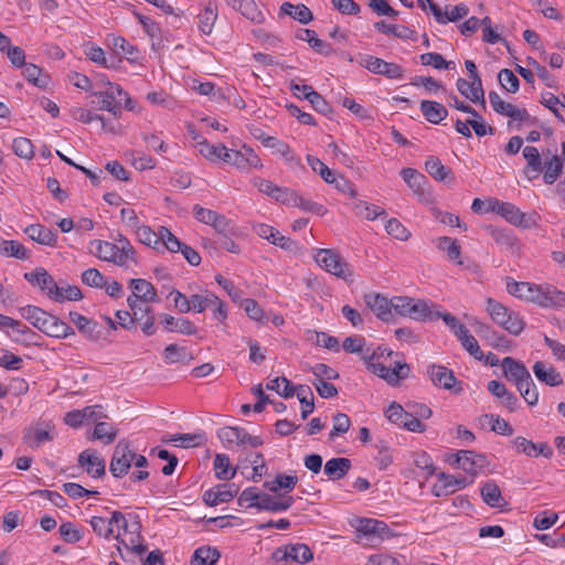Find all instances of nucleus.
Masks as SVG:
<instances>
[{
	"label": "nucleus",
	"instance_id": "obj_13",
	"mask_svg": "<svg viewBox=\"0 0 565 565\" xmlns=\"http://www.w3.org/2000/svg\"><path fill=\"white\" fill-rule=\"evenodd\" d=\"M511 445L518 454H524L529 457L543 456L545 458H551L553 456V449L546 443L536 444L522 436H518L512 439Z\"/></svg>",
	"mask_w": 565,
	"mask_h": 565
},
{
	"label": "nucleus",
	"instance_id": "obj_22",
	"mask_svg": "<svg viewBox=\"0 0 565 565\" xmlns=\"http://www.w3.org/2000/svg\"><path fill=\"white\" fill-rule=\"evenodd\" d=\"M52 426L50 423H39L35 427H30L24 430L23 439L30 447H39L45 441L53 439L51 434Z\"/></svg>",
	"mask_w": 565,
	"mask_h": 565
},
{
	"label": "nucleus",
	"instance_id": "obj_23",
	"mask_svg": "<svg viewBox=\"0 0 565 565\" xmlns=\"http://www.w3.org/2000/svg\"><path fill=\"white\" fill-rule=\"evenodd\" d=\"M456 86L459 93L466 98L470 99L472 103L481 102L482 106H486L481 78H478V81L471 79V82L465 78H458Z\"/></svg>",
	"mask_w": 565,
	"mask_h": 565
},
{
	"label": "nucleus",
	"instance_id": "obj_51",
	"mask_svg": "<svg viewBox=\"0 0 565 565\" xmlns=\"http://www.w3.org/2000/svg\"><path fill=\"white\" fill-rule=\"evenodd\" d=\"M236 10L254 23H263L265 21L264 13L258 9V6L254 0H241Z\"/></svg>",
	"mask_w": 565,
	"mask_h": 565
},
{
	"label": "nucleus",
	"instance_id": "obj_29",
	"mask_svg": "<svg viewBox=\"0 0 565 565\" xmlns=\"http://www.w3.org/2000/svg\"><path fill=\"white\" fill-rule=\"evenodd\" d=\"M501 365L503 367L504 376L514 384L523 379H529V375H531L526 366L521 361L511 356L504 358Z\"/></svg>",
	"mask_w": 565,
	"mask_h": 565
},
{
	"label": "nucleus",
	"instance_id": "obj_25",
	"mask_svg": "<svg viewBox=\"0 0 565 565\" xmlns=\"http://www.w3.org/2000/svg\"><path fill=\"white\" fill-rule=\"evenodd\" d=\"M476 333L494 349L508 350L509 340L503 335L494 331L489 324L477 321L475 324Z\"/></svg>",
	"mask_w": 565,
	"mask_h": 565
},
{
	"label": "nucleus",
	"instance_id": "obj_55",
	"mask_svg": "<svg viewBox=\"0 0 565 565\" xmlns=\"http://www.w3.org/2000/svg\"><path fill=\"white\" fill-rule=\"evenodd\" d=\"M160 235V246H164L167 250L171 253L180 252L183 244L179 238L167 227L160 226L159 228Z\"/></svg>",
	"mask_w": 565,
	"mask_h": 565
},
{
	"label": "nucleus",
	"instance_id": "obj_11",
	"mask_svg": "<svg viewBox=\"0 0 565 565\" xmlns=\"http://www.w3.org/2000/svg\"><path fill=\"white\" fill-rule=\"evenodd\" d=\"M238 491L235 483H220L203 493V501L207 507H216L230 502Z\"/></svg>",
	"mask_w": 565,
	"mask_h": 565
},
{
	"label": "nucleus",
	"instance_id": "obj_15",
	"mask_svg": "<svg viewBox=\"0 0 565 565\" xmlns=\"http://www.w3.org/2000/svg\"><path fill=\"white\" fill-rule=\"evenodd\" d=\"M40 324L41 328H39V330L50 337L64 339L75 334V331L71 326L49 312Z\"/></svg>",
	"mask_w": 565,
	"mask_h": 565
},
{
	"label": "nucleus",
	"instance_id": "obj_36",
	"mask_svg": "<svg viewBox=\"0 0 565 565\" xmlns=\"http://www.w3.org/2000/svg\"><path fill=\"white\" fill-rule=\"evenodd\" d=\"M217 19V4L209 1L204 10L198 15L199 29L203 34L210 35Z\"/></svg>",
	"mask_w": 565,
	"mask_h": 565
},
{
	"label": "nucleus",
	"instance_id": "obj_54",
	"mask_svg": "<svg viewBox=\"0 0 565 565\" xmlns=\"http://www.w3.org/2000/svg\"><path fill=\"white\" fill-rule=\"evenodd\" d=\"M482 418L491 425V430L497 434L503 436H512L514 433V429L510 423L501 418L499 415L486 414L482 416Z\"/></svg>",
	"mask_w": 565,
	"mask_h": 565
},
{
	"label": "nucleus",
	"instance_id": "obj_52",
	"mask_svg": "<svg viewBox=\"0 0 565 565\" xmlns=\"http://www.w3.org/2000/svg\"><path fill=\"white\" fill-rule=\"evenodd\" d=\"M136 235L140 243L152 247L154 249H159L160 247V235L159 232L156 233L147 225H139L135 228Z\"/></svg>",
	"mask_w": 565,
	"mask_h": 565
},
{
	"label": "nucleus",
	"instance_id": "obj_40",
	"mask_svg": "<svg viewBox=\"0 0 565 565\" xmlns=\"http://www.w3.org/2000/svg\"><path fill=\"white\" fill-rule=\"evenodd\" d=\"M298 482V477L296 475H285L278 473L276 478L271 481H266L264 483V488L273 493H278L279 490L284 489L286 491H291L295 489Z\"/></svg>",
	"mask_w": 565,
	"mask_h": 565
},
{
	"label": "nucleus",
	"instance_id": "obj_61",
	"mask_svg": "<svg viewBox=\"0 0 565 565\" xmlns=\"http://www.w3.org/2000/svg\"><path fill=\"white\" fill-rule=\"evenodd\" d=\"M267 390L275 391L280 396L288 398L295 394L294 386L285 376L276 377L266 385Z\"/></svg>",
	"mask_w": 565,
	"mask_h": 565
},
{
	"label": "nucleus",
	"instance_id": "obj_26",
	"mask_svg": "<svg viewBox=\"0 0 565 565\" xmlns=\"http://www.w3.org/2000/svg\"><path fill=\"white\" fill-rule=\"evenodd\" d=\"M533 373L540 382L548 386H559L563 384L561 373L554 366L547 365L543 361H536L534 363Z\"/></svg>",
	"mask_w": 565,
	"mask_h": 565
},
{
	"label": "nucleus",
	"instance_id": "obj_30",
	"mask_svg": "<svg viewBox=\"0 0 565 565\" xmlns=\"http://www.w3.org/2000/svg\"><path fill=\"white\" fill-rule=\"evenodd\" d=\"M351 468L352 462L349 458L337 457L326 462L323 471L330 480H340L348 475Z\"/></svg>",
	"mask_w": 565,
	"mask_h": 565
},
{
	"label": "nucleus",
	"instance_id": "obj_5",
	"mask_svg": "<svg viewBox=\"0 0 565 565\" xmlns=\"http://www.w3.org/2000/svg\"><path fill=\"white\" fill-rule=\"evenodd\" d=\"M105 85V90L93 93V95L99 99L98 108L100 110H107L114 116H119L121 113L122 96H127V93L118 84L107 82Z\"/></svg>",
	"mask_w": 565,
	"mask_h": 565
},
{
	"label": "nucleus",
	"instance_id": "obj_35",
	"mask_svg": "<svg viewBox=\"0 0 565 565\" xmlns=\"http://www.w3.org/2000/svg\"><path fill=\"white\" fill-rule=\"evenodd\" d=\"M481 497L484 503L491 508H504L507 505V501L494 481H488L481 487Z\"/></svg>",
	"mask_w": 565,
	"mask_h": 565
},
{
	"label": "nucleus",
	"instance_id": "obj_63",
	"mask_svg": "<svg viewBox=\"0 0 565 565\" xmlns=\"http://www.w3.org/2000/svg\"><path fill=\"white\" fill-rule=\"evenodd\" d=\"M307 162L308 164L310 166V168L320 174V177L327 182V183H332V181L334 180V171L331 170L330 168H328L320 159L313 157V156H308L307 157Z\"/></svg>",
	"mask_w": 565,
	"mask_h": 565
},
{
	"label": "nucleus",
	"instance_id": "obj_1",
	"mask_svg": "<svg viewBox=\"0 0 565 565\" xmlns=\"http://www.w3.org/2000/svg\"><path fill=\"white\" fill-rule=\"evenodd\" d=\"M316 263L335 277L345 281H353L354 270L341 255L334 249H319L315 255Z\"/></svg>",
	"mask_w": 565,
	"mask_h": 565
},
{
	"label": "nucleus",
	"instance_id": "obj_28",
	"mask_svg": "<svg viewBox=\"0 0 565 565\" xmlns=\"http://www.w3.org/2000/svg\"><path fill=\"white\" fill-rule=\"evenodd\" d=\"M491 210L497 214L504 217L508 222L513 225H522L525 214L520 211L514 204L509 202H500L494 200L491 203Z\"/></svg>",
	"mask_w": 565,
	"mask_h": 565
},
{
	"label": "nucleus",
	"instance_id": "obj_31",
	"mask_svg": "<svg viewBox=\"0 0 565 565\" xmlns=\"http://www.w3.org/2000/svg\"><path fill=\"white\" fill-rule=\"evenodd\" d=\"M161 323L163 324L164 329L169 332H179L182 334L192 335L195 334L198 331L193 322L186 318L175 319L174 317L169 315H161Z\"/></svg>",
	"mask_w": 565,
	"mask_h": 565
},
{
	"label": "nucleus",
	"instance_id": "obj_24",
	"mask_svg": "<svg viewBox=\"0 0 565 565\" xmlns=\"http://www.w3.org/2000/svg\"><path fill=\"white\" fill-rule=\"evenodd\" d=\"M425 169L436 181L455 183L456 178L450 168L444 166L439 158L429 156L425 161Z\"/></svg>",
	"mask_w": 565,
	"mask_h": 565
},
{
	"label": "nucleus",
	"instance_id": "obj_47",
	"mask_svg": "<svg viewBox=\"0 0 565 565\" xmlns=\"http://www.w3.org/2000/svg\"><path fill=\"white\" fill-rule=\"evenodd\" d=\"M0 252L6 256L15 257L22 260L30 257V252L18 241L3 239L0 245Z\"/></svg>",
	"mask_w": 565,
	"mask_h": 565
},
{
	"label": "nucleus",
	"instance_id": "obj_8",
	"mask_svg": "<svg viewBox=\"0 0 565 565\" xmlns=\"http://www.w3.org/2000/svg\"><path fill=\"white\" fill-rule=\"evenodd\" d=\"M193 215L199 222L211 225L217 234L232 232V221L216 211L196 204L193 207Z\"/></svg>",
	"mask_w": 565,
	"mask_h": 565
},
{
	"label": "nucleus",
	"instance_id": "obj_27",
	"mask_svg": "<svg viewBox=\"0 0 565 565\" xmlns=\"http://www.w3.org/2000/svg\"><path fill=\"white\" fill-rule=\"evenodd\" d=\"M24 233L38 244L50 247H55L57 244L56 232L45 227L42 224H31L24 230Z\"/></svg>",
	"mask_w": 565,
	"mask_h": 565
},
{
	"label": "nucleus",
	"instance_id": "obj_38",
	"mask_svg": "<svg viewBox=\"0 0 565 565\" xmlns=\"http://www.w3.org/2000/svg\"><path fill=\"white\" fill-rule=\"evenodd\" d=\"M539 305L544 308L565 307V292L551 285L543 286Z\"/></svg>",
	"mask_w": 565,
	"mask_h": 565
},
{
	"label": "nucleus",
	"instance_id": "obj_3",
	"mask_svg": "<svg viewBox=\"0 0 565 565\" xmlns=\"http://www.w3.org/2000/svg\"><path fill=\"white\" fill-rule=\"evenodd\" d=\"M393 310L403 317L414 320L426 321L437 320L439 315H433V310L425 300H416L411 297H394L392 299Z\"/></svg>",
	"mask_w": 565,
	"mask_h": 565
},
{
	"label": "nucleus",
	"instance_id": "obj_43",
	"mask_svg": "<svg viewBox=\"0 0 565 565\" xmlns=\"http://www.w3.org/2000/svg\"><path fill=\"white\" fill-rule=\"evenodd\" d=\"M543 180L546 184H553L561 177L563 171V161L557 154H553L550 160L543 164Z\"/></svg>",
	"mask_w": 565,
	"mask_h": 565
},
{
	"label": "nucleus",
	"instance_id": "obj_45",
	"mask_svg": "<svg viewBox=\"0 0 565 565\" xmlns=\"http://www.w3.org/2000/svg\"><path fill=\"white\" fill-rule=\"evenodd\" d=\"M523 157L526 160V171L534 172V175L529 177V179L532 180L537 178L539 173L543 171L542 159L537 148L533 146H526L523 149Z\"/></svg>",
	"mask_w": 565,
	"mask_h": 565
},
{
	"label": "nucleus",
	"instance_id": "obj_37",
	"mask_svg": "<svg viewBox=\"0 0 565 565\" xmlns=\"http://www.w3.org/2000/svg\"><path fill=\"white\" fill-rule=\"evenodd\" d=\"M393 356L401 358L402 354L398 352H394L386 347L379 345L376 349H374L372 351H370V349H367L364 352V354L362 355V360L365 363L366 369L373 373L372 365H383L382 363L376 362V361H379L381 359L393 358Z\"/></svg>",
	"mask_w": 565,
	"mask_h": 565
},
{
	"label": "nucleus",
	"instance_id": "obj_60",
	"mask_svg": "<svg viewBox=\"0 0 565 565\" xmlns=\"http://www.w3.org/2000/svg\"><path fill=\"white\" fill-rule=\"evenodd\" d=\"M411 412L405 411L398 403L393 402L385 411V416L387 419L398 425L399 427L404 426V423L407 420L408 416H411Z\"/></svg>",
	"mask_w": 565,
	"mask_h": 565
},
{
	"label": "nucleus",
	"instance_id": "obj_42",
	"mask_svg": "<svg viewBox=\"0 0 565 565\" xmlns=\"http://www.w3.org/2000/svg\"><path fill=\"white\" fill-rule=\"evenodd\" d=\"M436 247L440 250L446 252L450 260L456 262L459 265L462 264V260L460 258L461 247L456 239L448 236L438 237L436 242Z\"/></svg>",
	"mask_w": 565,
	"mask_h": 565
},
{
	"label": "nucleus",
	"instance_id": "obj_4",
	"mask_svg": "<svg viewBox=\"0 0 565 565\" xmlns=\"http://www.w3.org/2000/svg\"><path fill=\"white\" fill-rule=\"evenodd\" d=\"M132 295L128 297L127 302L132 315L138 319L137 306L139 302H158V294L154 286L142 278H132L129 281ZM141 320V318H139Z\"/></svg>",
	"mask_w": 565,
	"mask_h": 565
},
{
	"label": "nucleus",
	"instance_id": "obj_16",
	"mask_svg": "<svg viewBox=\"0 0 565 565\" xmlns=\"http://www.w3.org/2000/svg\"><path fill=\"white\" fill-rule=\"evenodd\" d=\"M92 245H96L95 255L99 259L114 263L117 266H127V254H120L117 244L106 241H94Z\"/></svg>",
	"mask_w": 565,
	"mask_h": 565
},
{
	"label": "nucleus",
	"instance_id": "obj_57",
	"mask_svg": "<svg viewBox=\"0 0 565 565\" xmlns=\"http://www.w3.org/2000/svg\"><path fill=\"white\" fill-rule=\"evenodd\" d=\"M473 451L472 450H459L456 454V459L452 462L458 468L462 469L465 472L476 476L477 469L475 467V460L472 459Z\"/></svg>",
	"mask_w": 565,
	"mask_h": 565
},
{
	"label": "nucleus",
	"instance_id": "obj_53",
	"mask_svg": "<svg viewBox=\"0 0 565 565\" xmlns=\"http://www.w3.org/2000/svg\"><path fill=\"white\" fill-rule=\"evenodd\" d=\"M77 330L88 340L97 342L104 335L103 327L93 319L86 318V322H82Z\"/></svg>",
	"mask_w": 565,
	"mask_h": 565
},
{
	"label": "nucleus",
	"instance_id": "obj_44",
	"mask_svg": "<svg viewBox=\"0 0 565 565\" xmlns=\"http://www.w3.org/2000/svg\"><path fill=\"white\" fill-rule=\"evenodd\" d=\"M214 470L215 477L218 480L228 481L234 478L236 468H232L230 465V458L227 455L217 454L214 458Z\"/></svg>",
	"mask_w": 565,
	"mask_h": 565
},
{
	"label": "nucleus",
	"instance_id": "obj_34",
	"mask_svg": "<svg viewBox=\"0 0 565 565\" xmlns=\"http://www.w3.org/2000/svg\"><path fill=\"white\" fill-rule=\"evenodd\" d=\"M420 110L426 120L435 125L448 116L447 108L443 104L433 100H422Z\"/></svg>",
	"mask_w": 565,
	"mask_h": 565
},
{
	"label": "nucleus",
	"instance_id": "obj_7",
	"mask_svg": "<svg viewBox=\"0 0 565 565\" xmlns=\"http://www.w3.org/2000/svg\"><path fill=\"white\" fill-rule=\"evenodd\" d=\"M372 367L373 374L391 386H398L403 380L409 377L412 372L411 365L402 359L395 360L390 367L385 365H372Z\"/></svg>",
	"mask_w": 565,
	"mask_h": 565
},
{
	"label": "nucleus",
	"instance_id": "obj_46",
	"mask_svg": "<svg viewBox=\"0 0 565 565\" xmlns=\"http://www.w3.org/2000/svg\"><path fill=\"white\" fill-rule=\"evenodd\" d=\"M199 152L210 161L223 160V152L226 147L223 143L211 145L205 139H202L196 143Z\"/></svg>",
	"mask_w": 565,
	"mask_h": 565
},
{
	"label": "nucleus",
	"instance_id": "obj_17",
	"mask_svg": "<svg viewBox=\"0 0 565 565\" xmlns=\"http://www.w3.org/2000/svg\"><path fill=\"white\" fill-rule=\"evenodd\" d=\"M8 328L11 329V332H7V334L12 339V341L21 343L23 345L39 344L38 340L41 337L36 332L31 330L26 324L22 323L20 320H14L11 318Z\"/></svg>",
	"mask_w": 565,
	"mask_h": 565
},
{
	"label": "nucleus",
	"instance_id": "obj_62",
	"mask_svg": "<svg viewBox=\"0 0 565 565\" xmlns=\"http://www.w3.org/2000/svg\"><path fill=\"white\" fill-rule=\"evenodd\" d=\"M162 441H171L179 443L178 446L189 448L195 447L202 444L203 435L202 434H175L172 435L169 439H162Z\"/></svg>",
	"mask_w": 565,
	"mask_h": 565
},
{
	"label": "nucleus",
	"instance_id": "obj_58",
	"mask_svg": "<svg viewBox=\"0 0 565 565\" xmlns=\"http://www.w3.org/2000/svg\"><path fill=\"white\" fill-rule=\"evenodd\" d=\"M118 430L108 423L99 422L95 425L93 438L104 440L105 444H111L117 437Z\"/></svg>",
	"mask_w": 565,
	"mask_h": 565
},
{
	"label": "nucleus",
	"instance_id": "obj_21",
	"mask_svg": "<svg viewBox=\"0 0 565 565\" xmlns=\"http://www.w3.org/2000/svg\"><path fill=\"white\" fill-rule=\"evenodd\" d=\"M107 44L115 55L125 56L131 63L139 58V50L122 36L109 35Z\"/></svg>",
	"mask_w": 565,
	"mask_h": 565
},
{
	"label": "nucleus",
	"instance_id": "obj_33",
	"mask_svg": "<svg viewBox=\"0 0 565 565\" xmlns=\"http://www.w3.org/2000/svg\"><path fill=\"white\" fill-rule=\"evenodd\" d=\"M431 13L434 14L436 21L440 24H446L448 22H456L469 13V8L463 4H457L449 13L443 12L438 4H431Z\"/></svg>",
	"mask_w": 565,
	"mask_h": 565
},
{
	"label": "nucleus",
	"instance_id": "obj_59",
	"mask_svg": "<svg viewBox=\"0 0 565 565\" xmlns=\"http://www.w3.org/2000/svg\"><path fill=\"white\" fill-rule=\"evenodd\" d=\"M83 299V292L77 286L66 285V287L58 286L53 300L56 302L77 301Z\"/></svg>",
	"mask_w": 565,
	"mask_h": 565
},
{
	"label": "nucleus",
	"instance_id": "obj_18",
	"mask_svg": "<svg viewBox=\"0 0 565 565\" xmlns=\"http://www.w3.org/2000/svg\"><path fill=\"white\" fill-rule=\"evenodd\" d=\"M78 465L85 468L86 472L93 478H99L106 473L105 460L97 456L96 451L89 449L79 454Z\"/></svg>",
	"mask_w": 565,
	"mask_h": 565
},
{
	"label": "nucleus",
	"instance_id": "obj_50",
	"mask_svg": "<svg viewBox=\"0 0 565 565\" xmlns=\"http://www.w3.org/2000/svg\"><path fill=\"white\" fill-rule=\"evenodd\" d=\"M86 55L92 62L99 64L106 68H117L118 64L120 63V58L116 60L111 57L110 60H108L105 55L104 50L97 45H92L88 49Z\"/></svg>",
	"mask_w": 565,
	"mask_h": 565
},
{
	"label": "nucleus",
	"instance_id": "obj_9",
	"mask_svg": "<svg viewBox=\"0 0 565 565\" xmlns=\"http://www.w3.org/2000/svg\"><path fill=\"white\" fill-rule=\"evenodd\" d=\"M361 65L371 73L383 75L390 79H401L404 75V71L401 65L386 62L372 55H366L363 57Z\"/></svg>",
	"mask_w": 565,
	"mask_h": 565
},
{
	"label": "nucleus",
	"instance_id": "obj_12",
	"mask_svg": "<svg viewBox=\"0 0 565 565\" xmlns=\"http://www.w3.org/2000/svg\"><path fill=\"white\" fill-rule=\"evenodd\" d=\"M542 289L543 286L525 281H515L512 278L507 279V290L510 295L537 305L539 300H541Z\"/></svg>",
	"mask_w": 565,
	"mask_h": 565
},
{
	"label": "nucleus",
	"instance_id": "obj_64",
	"mask_svg": "<svg viewBox=\"0 0 565 565\" xmlns=\"http://www.w3.org/2000/svg\"><path fill=\"white\" fill-rule=\"evenodd\" d=\"M499 82L503 89L509 93H516L520 87L519 78L509 68H503L498 75Z\"/></svg>",
	"mask_w": 565,
	"mask_h": 565
},
{
	"label": "nucleus",
	"instance_id": "obj_20",
	"mask_svg": "<svg viewBox=\"0 0 565 565\" xmlns=\"http://www.w3.org/2000/svg\"><path fill=\"white\" fill-rule=\"evenodd\" d=\"M364 301L382 321L388 322L392 319V299L388 300L380 294H369L364 296Z\"/></svg>",
	"mask_w": 565,
	"mask_h": 565
},
{
	"label": "nucleus",
	"instance_id": "obj_48",
	"mask_svg": "<svg viewBox=\"0 0 565 565\" xmlns=\"http://www.w3.org/2000/svg\"><path fill=\"white\" fill-rule=\"evenodd\" d=\"M289 559L299 564H306L313 558V553L310 547L303 543L287 544Z\"/></svg>",
	"mask_w": 565,
	"mask_h": 565
},
{
	"label": "nucleus",
	"instance_id": "obj_14",
	"mask_svg": "<svg viewBox=\"0 0 565 565\" xmlns=\"http://www.w3.org/2000/svg\"><path fill=\"white\" fill-rule=\"evenodd\" d=\"M24 279L32 286L39 287L42 291H46L51 299L57 292L58 285L45 268L39 267L33 271L25 273Z\"/></svg>",
	"mask_w": 565,
	"mask_h": 565
},
{
	"label": "nucleus",
	"instance_id": "obj_6",
	"mask_svg": "<svg viewBox=\"0 0 565 565\" xmlns=\"http://www.w3.org/2000/svg\"><path fill=\"white\" fill-rule=\"evenodd\" d=\"M134 460V451L130 449V444L126 439L118 441L114 449V454L109 465V471L115 478H122L126 476L131 467Z\"/></svg>",
	"mask_w": 565,
	"mask_h": 565
},
{
	"label": "nucleus",
	"instance_id": "obj_39",
	"mask_svg": "<svg viewBox=\"0 0 565 565\" xmlns=\"http://www.w3.org/2000/svg\"><path fill=\"white\" fill-rule=\"evenodd\" d=\"M221 557L215 547L201 546L196 548L190 561V565H214Z\"/></svg>",
	"mask_w": 565,
	"mask_h": 565
},
{
	"label": "nucleus",
	"instance_id": "obj_41",
	"mask_svg": "<svg viewBox=\"0 0 565 565\" xmlns=\"http://www.w3.org/2000/svg\"><path fill=\"white\" fill-rule=\"evenodd\" d=\"M403 180L416 193H424V185L427 183V178L413 168H404L401 171Z\"/></svg>",
	"mask_w": 565,
	"mask_h": 565
},
{
	"label": "nucleus",
	"instance_id": "obj_2",
	"mask_svg": "<svg viewBox=\"0 0 565 565\" xmlns=\"http://www.w3.org/2000/svg\"><path fill=\"white\" fill-rule=\"evenodd\" d=\"M487 311L494 323L504 328L509 333L518 335L524 329V322L518 313L510 310L501 302L488 298L487 299Z\"/></svg>",
	"mask_w": 565,
	"mask_h": 565
},
{
	"label": "nucleus",
	"instance_id": "obj_49",
	"mask_svg": "<svg viewBox=\"0 0 565 565\" xmlns=\"http://www.w3.org/2000/svg\"><path fill=\"white\" fill-rule=\"evenodd\" d=\"M23 75L28 79V82H30L31 84H33L40 88H44L49 84V76L43 75L42 68L35 64L26 63L24 65Z\"/></svg>",
	"mask_w": 565,
	"mask_h": 565
},
{
	"label": "nucleus",
	"instance_id": "obj_56",
	"mask_svg": "<svg viewBox=\"0 0 565 565\" xmlns=\"http://www.w3.org/2000/svg\"><path fill=\"white\" fill-rule=\"evenodd\" d=\"M217 296L205 291L204 295L194 294L191 296V309L195 312H203L207 308H212L213 303L216 302Z\"/></svg>",
	"mask_w": 565,
	"mask_h": 565
},
{
	"label": "nucleus",
	"instance_id": "obj_19",
	"mask_svg": "<svg viewBox=\"0 0 565 565\" xmlns=\"http://www.w3.org/2000/svg\"><path fill=\"white\" fill-rule=\"evenodd\" d=\"M467 486L468 481L465 477L457 478L441 472L439 475V481L433 486L431 492L435 497H445Z\"/></svg>",
	"mask_w": 565,
	"mask_h": 565
},
{
	"label": "nucleus",
	"instance_id": "obj_32",
	"mask_svg": "<svg viewBox=\"0 0 565 565\" xmlns=\"http://www.w3.org/2000/svg\"><path fill=\"white\" fill-rule=\"evenodd\" d=\"M388 530L390 529L386 523L374 519H360L356 526L359 537L377 535L383 539L387 534Z\"/></svg>",
	"mask_w": 565,
	"mask_h": 565
},
{
	"label": "nucleus",
	"instance_id": "obj_10",
	"mask_svg": "<svg viewBox=\"0 0 565 565\" xmlns=\"http://www.w3.org/2000/svg\"><path fill=\"white\" fill-rule=\"evenodd\" d=\"M427 374L433 384L437 387L454 390L456 394L462 391L461 383L456 379L454 372L444 365H429L427 367Z\"/></svg>",
	"mask_w": 565,
	"mask_h": 565
}]
</instances>
